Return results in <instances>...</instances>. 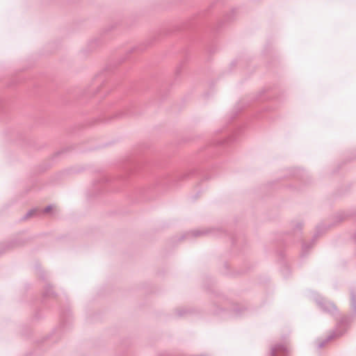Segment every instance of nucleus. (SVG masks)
<instances>
[{
    "instance_id": "obj_1",
    "label": "nucleus",
    "mask_w": 356,
    "mask_h": 356,
    "mask_svg": "<svg viewBox=\"0 0 356 356\" xmlns=\"http://www.w3.org/2000/svg\"><path fill=\"white\" fill-rule=\"evenodd\" d=\"M51 209H52V207H47V208L45 209V211H46V212H48V211H49Z\"/></svg>"
}]
</instances>
